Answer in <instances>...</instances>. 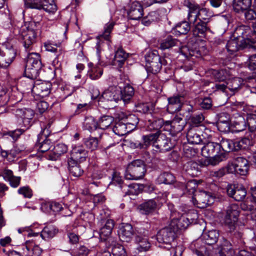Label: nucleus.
<instances>
[{
  "mask_svg": "<svg viewBox=\"0 0 256 256\" xmlns=\"http://www.w3.org/2000/svg\"><path fill=\"white\" fill-rule=\"evenodd\" d=\"M158 182L166 184H171L176 181L174 176L171 173L164 172L161 174L158 177Z\"/></svg>",
  "mask_w": 256,
  "mask_h": 256,
  "instance_id": "nucleus-45",
  "label": "nucleus"
},
{
  "mask_svg": "<svg viewBox=\"0 0 256 256\" xmlns=\"http://www.w3.org/2000/svg\"><path fill=\"white\" fill-rule=\"evenodd\" d=\"M60 43L54 44L52 40H47L44 43V46L46 50L52 52H58V48H60ZM60 50H59L58 52L60 53Z\"/></svg>",
  "mask_w": 256,
  "mask_h": 256,
  "instance_id": "nucleus-55",
  "label": "nucleus"
},
{
  "mask_svg": "<svg viewBox=\"0 0 256 256\" xmlns=\"http://www.w3.org/2000/svg\"><path fill=\"white\" fill-rule=\"evenodd\" d=\"M246 122L249 130L252 132H254L256 130V114H248Z\"/></svg>",
  "mask_w": 256,
  "mask_h": 256,
  "instance_id": "nucleus-56",
  "label": "nucleus"
},
{
  "mask_svg": "<svg viewBox=\"0 0 256 256\" xmlns=\"http://www.w3.org/2000/svg\"><path fill=\"white\" fill-rule=\"evenodd\" d=\"M218 250L220 256H232L234 254L232 244L224 238L220 241Z\"/></svg>",
  "mask_w": 256,
  "mask_h": 256,
  "instance_id": "nucleus-21",
  "label": "nucleus"
},
{
  "mask_svg": "<svg viewBox=\"0 0 256 256\" xmlns=\"http://www.w3.org/2000/svg\"><path fill=\"white\" fill-rule=\"evenodd\" d=\"M17 115L20 116L24 120L30 122L34 116V112L30 109H25L24 110H17Z\"/></svg>",
  "mask_w": 256,
  "mask_h": 256,
  "instance_id": "nucleus-51",
  "label": "nucleus"
},
{
  "mask_svg": "<svg viewBox=\"0 0 256 256\" xmlns=\"http://www.w3.org/2000/svg\"><path fill=\"white\" fill-rule=\"evenodd\" d=\"M218 145L220 152H224L236 150V141L233 142L230 140L222 138Z\"/></svg>",
  "mask_w": 256,
  "mask_h": 256,
  "instance_id": "nucleus-30",
  "label": "nucleus"
},
{
  "mask_svg": "<svg viewBox=\"0 0 256 256\" xmlns=\"http://www.w3.org/2000/svg\"><path fill=\"white\" fill-rule=\"evenodd\" d=\"M175 233L170 228H164L160 230L157 234L156 239L160 243L170 244L174 238Z\"/></svg>",
  "mask_w": 256,
  "mask_h": 256,
  "instance_id": "nucleus-16",
  "label": "nucleus"
},
{
  "mask_svg": "<svg viewBox=\"0 0 256 256\" xmlns=\"http://www.w3.org/2000/svg\"><path fill=\"white\" fill-rule=\"evenodd\" d=\"M251 144L252 140L249 138H242L240 140L236 141V150H238L240 149H246Z\"/></svg>",
  "mask_w": 256,
  "mask_h": 256,
  "instance_id": "nucleus-57",
  "label": "nucleus"
},
{
  "mask_svg": "<svg viewBox=\"0 0 256 256\" xmlns=\"http://www.w3.org/2000/svg\"><path fill=\"white\" fill-rule=\"evenodd\" d=\"M128 14L131 20L140 19L144 14V8L142 4L138 1L132 2L130 6Z\"/></svg>",
  "mask_w": 256,
  "mask_h": 256,
  "instance_id": "nucleus-15",
  "label": "nucleus"
},
{
  "mask_svg": "<svg viewBox=\"0 0 256 256\" xmlns=\"http://www.w3.org/2000/svg\"><path fill=\"white\" fill-rule=\"evenodd\" d=\"M42 208L47 212H49L50 210L56 212L61 211L63 209V208L61 204L54 202L43 204Z\"/></svg>",
  "mask_w": 256,
  "mask_h": 256,
  "instance_id": "nucleus-41",
  "label": "nucleus"
},
{
  "mask_svg": "<svg viewBox=\"0 0 256 256\" xmlns=\"http://www.w3.org/2000/svg\"><path fill=\"white\" fill-rule=\"evenodd\" d=\"M114 23L111 22L106 24L104 28V32L100 37L104 38V40H109L110 38V34L114 28Z\"/></svg>",
  "mask_w": 256,
  "mask_h": 256,
  "instance_id": "nucleus-59",
  "label": "nucleus"
},
{
  "mask_svg": "<svg viewBox=\"0 0 256 256\" xmlns=\"http://www.w3.org/2000/svg\"><path fill=\"white\" fill-rule=\"evenodd\" d=\"M198 218V214L194 211L186 215H182L176 220V226L178 229L186 228L190 223L194 222Z\"/></svg>",
  "mask_w": 256,
  "mask_h": 256,
  "instance_id": "nucleus-17",
  "label": "nucleus"
},
{
  "mask_svg": "<svg viewBox=\"0 0 256 256\" xmlns=\"http://www.w3.org/2000/svg\"><path fill=\"white\" fill-rule=\"evenodd\" d=\"M211 16V13L206 8H200L196 16V23L198 20L200 22H206L208 24Z\"/></svg>",
  "mask_w": 256,
  "mask_h": 256,
  "instance_id": "nucleus-40",
  "label": "nucleus"
},
{
  "mask_svg": "<svg viewBox=\"0 0 256 256\" xmlns=\"http://www.w3.org/2000/svg\"><path fill=\"white\" fill-rule=\"evenodd\" d=\"M22 150V148L14 146L10 150H2L1 155L2 157L6 158L9 161H13L14 158Z\"/></svg>",
  "mask_w": 256,
  "mask_h": 256,
  "instance_id": "nucleus-31",
  "label": "nucleus"
},
{
  "mask_svg": "<svg viewBox=\"0 0 256 256\" xmlns=\"http://www.w3.org/2000/svg\"><path fill=\"white\" fill-rule=\"evenodd\" d=\"M149 66H147L152 71L153 74H156L162 68V64H160V58H158V60H154L150 64Z\"/></svg>",
  "mask_w": 256,
  "mask_h": 256,
  "instance_id": "nucleus-61",
  "label": "nucleus"
},
{
  "mask_svg": "<svg viewBox=\"0 0 256 256\" xmlns=\"http://www.w3.org/2000/svg\"><path fill=\"white\" fill-rule=\"evenodd\" d=\"M129 119L132 120V122H128L126 123H124L122 122H118L116 123L112 128L114 132L116 134L122 136L134 129L138 124V118L134 115H132Z\"/></svg>",
  "mask_w": 256,
  "mask_h": 256,
  "instance_id": "nucleus-6",
  "label": "nucleus"
},
{
  "mask_svg": "<svg viewBox=\"0 0 256 256\" xmlns=\"http://www.w3.org/2000/svg\"><path fill=\"white\" fill-rule=\"evenodd\" d=\"M186 138L188 142L191 144H198L202 142L201 136L196 132L195 128H192L188 130Z\"/></svg>",
  "mask_w": 256,
  "mask_h": 256,
  "instance_id": "nucleus-34",
  "label": "nucleus"
},
{
  "mask_svg": "<svg viewBox=\"0 0 256 256\" xmlns=\"http://www.w3.org/2000/svg\"><path fill=\"white\" fill-rule=\"evenodd\" d=\"M68 148L66 145L64 144H58L53 149V155L50 156V159L56 160L60 156L66 153Z\"/></svg>",
  "mask_w": 256,
  "mask_h": 256,
  "instance_id": "nucleus-37",
  "label": "nucleus"
},
{
  "mask_svg": "<svg viewBox=\"0 0 256 256\" xmlns=\"http://www.w3.org/2000/svg\"><path fill=\"white\" fill-rule=\"evenodd\" d=\"M22 42L26 50L32 49L34 44L36 42L37 32L32 28L24 30L21 33Z\"/></svg>",
  "mask_w": 256,
  "mask_h": 256,
  "instance_id": "nucleus-7",
  "label": "nucleus"
},
{
  "mask_svg": "<svg viewBox=\"0 0 256 256\" xmlns=\"http://www.w3.org/2000/svg\"><path fill=\"white\" fill-rule=\"evenodd\" d=\"M146 170L144 161L138 159L128 164L124 176L128 180H139L144 177Z\"/></svg>",
  "mask_w": 256,
  "mask_h": 256,
  "instance_id": "nucleus-3",
  "label": "nucleus"
},
{
  "mask_svg": "<svg viewBox=\"0 0 256 256\" xmlns=\"http://www.w3.org/2000/svg\"><path fill=\"white\" fill-rule=\"evenodd\" d=\"M190 22L184 21L178 24L174 28L176 32L180 34H186L190 29Z\"/></svg>",
  "mask_w": 256,
  "mask_h": 256,
  "instance_id": "nucleus-46",
  "label": "nucleus"
},
{
  "mask_svg": "<svg viewBox=\"0 0 256 256\" xmlns=\"http://www.w3.org/2000/svg\"><path fill=\"white\" fill-rule=\"evenodd\" d=\"M190 120L192 125L197 126L204 120V117L202 114H199L192 116Z\"/></svg>",
  "mask_w": 256,
  "mask_h": 256,
  "instance_id": "nucleus-64",
  "label": "nucleus"
},
{
  "mask_svg": "<svg viewBox=\"0 0 256 256\" xmlns=\"http://www.w3.org/2000/svg\"><path fill=\"white\" fill-rule=\"evenodd\" d=\"M194 28L192 30V34L194 36L204 38L207 32L210 30L207 26L206 22H198L194 24Z\"/></svg>",
  "mask_w": 256,
  "mask_h": 256,
  "instance_id": "nucleus-23",
  "label": "nucleus"
},
{
  "mask_svg": "<svg viewBox=\"0 0 256 256\" xmlns=\"http://www.w3.org/2000/svg\"><path fill=\"white\" fill-rule=\"evenodd\" d=\"M42 8L49 13H54L57 10V6L54 0H44L42 2Z\"/></svg>",
  "mask_w": 256,
  "mask_h": 256,
  "instance_id": "nucleus-48",
  "label": "nucleus"
},
{
  "mask_svg": "<svg viewBox=\"0 0 256 256\" xmlns=\"http://www.w3.org/2000/svg\"><path fill=\"white\" fill-rule=\"evenodd\" d=\"M19 194L22 195L24 198H31L32 196V191L28 186H22L18 190Z\"/></svg>",
  "mask_w": 256,
  "mask_h": 256,
  "instance_id": "nucleus-63",
  "label": "nucleus"
},
{
  "mask_svg": "<svg viewBox=\"0 0 256 256\" xmlns=\"http://www.w3.org/2000/svg\"><path fill=\"white\" fill-rule=\"evenodd\" d=\"M240 214V208L237 204H232L226 210L225 216V224L230 232H234V236L238 239H241L243 233L240 227L236 225L238 216Z\"/></svg>",
  "mask_w": 256,
  "mask_h": 256,
  "instance_id": "nucleus-1",
  "label": "nucleus"
},
{
  "mask_svg": "<svg viewBox=\"0 0 256 256\" xmlns=\"http://www.w3.org/2000/svg\"><path fill=\"white\" fill-rule=\"evenodd\" d=\"M160 58L158 51L156 50L148 52L145 56V59L148 64L154 60H158V58Z\"/></svg>",
  "mask_w": 256,
  "mask_h": 256,
  "instance_id": "nucleus-62",
  "label": "nucleus"
},
{
  "mask_svg": "<svg viewBox=\"0 0 256 256\" xmlns=\"http://www.w3.org/2000/svg\"><path fill=\"white\" fill-rule=\"evenodd\" d=\"M226 192L228 196L236 201L243 200L246 194V190L242 186L228 185L226 188Z\"/></svg>",
  "mask_w": 256,
  "mask_h": 256,
  "instance_id": "nucleus-9",
  "label": "nucleus"
},
{
  "mask_svg": "<svg viewBox=\"0 0 256 256\" xmlns=\"http://www.w3.org/2000/svg\"><path fill=\"white\" fill-rule=\"evenodd\" d=\"M128 57V54L122 48H119L115 52V55L112 61V64L114 66L122 68Z\"/></svg>",
  "mask_w": 256,
  "mask_h": 256,
  "instance_id": "nucleus-25",
  "label": "nucleus"
},
{
  "mask_svg": "<svg viewBox=\"0 0 256 256\" xmlns=\"http://www.w3.org/2000/svg\"><path fill=\"white\" fill-rule=\"evenodd\" d=\"M71 156L80 162H84L88 156V152L82 146H76L72 148Z\"/></svg>",
  "mask_w": 256,
  "mask_h": 256,
  "instance_id": "nucleus-24",
  "label": "nucleus"
},
{
  "mask_svg": "<svg viewBox=\"0 0 256 256\" xmlns=\"http://www.w3.org/2000/svg\"><path fill=\"white\" fill-rule=\"evenodd\" d=\"M16 55V51L12 48H6L4 50H0V67L7 68L14 60Z\"/></svg>",
  "mask_w": 256,
  "mask_h": 256,
  "instance_id": "nucleus-8",
  "label": "nucleus"
},
{
  "mask_svg": "<svg viewBox=\"0 0 256 256\" xmlns=\"http://www.w3.org/2000/svg\"><path fill=\"white\" fill-rule=\"evenodd\" d=\"M168 111L171 114L180 111L184 102V98L181 96H174L168 99Z\"/></svg>",
  "mask_w": 256,
  "mask_h": 256,
  "instance_id": "nucleus-18",
  "label": "nucleus"
},
{
  "mask_svg": "<svg viewBox=\"0 0 256 256\" xmlns=\"http://www.w3.org/2000/svg\"><path fill=\"white\" fill-rule=\"evenodd\" d=\"M118 234L122 241L129 242L134 234L132 226L128 223L122 224L120 228Z\"/></svg>",
  "mask_w": 256,
  "mask_h": 256,
  "instance_id": "nucleus-19",
  "label": "nucleus"
},
{
  "mask_svg": "<svg viewBox=\"0 0 256 256\" xmlns=\"http://www.w3.org/2000/svg\"><path fill=\"white\" fill-rule=\"evenodd\" d=\"M194 196L195 197L193 198L196 202L194 204L199 208H205L212 203L213 198L209 193L205 191L200 192Z\"/></svg>",
  "mask_w": 256,
  "mask_h": 256,
  "instance_id": "nucleus-12",
  "label": "nucleus"
},
{
  "mask_svg": "<svg viewBox=\"0 0 256 256\" xmlns=\"http://www.w3.org/2000/svg\"><path fill=\"white\" fill-rule=\"evenodd\" d=\"M114 226V222L112 220H108L104 225L101 228L100 230V236L101 239L106 240L112 234Z\"/></svg>",
  "mask_w": 256,
  "mask_h": 256,
  "instance_id": "nucleus-29",
  "label": "nucleus"
},
{
  "mask_svg": "<svg viewBox=\"0 0 256 256\" xmlns=\"http://www.w3.org/2000/svg\"><path fill=\"white\" fill-rule=\"evenodd\" d=\"M241 48L237 38H234L228 41L226 44L227 50L230 54L236 52Z\"/></svg>",
  "mask_w": 256,
  "mask_h": 256,
  "instance_id": "nucleus-49",
  "label": "nucleus"
},
{
  "mask_svg": "<svg viewBox=\"0 0 256 256\" xmlns=\"http://www.w3.org/2000/svg\"><path fill=\"white\" fill-rule=\"evenodd\" d=\"M197 187L198 184L196 180H188L185 184V194L188 193L190 195L194 194Z\"/></svg>",
  "mask_w": 256,
  "mask_h": 256,
  "instance_id": "nucleus-54",
  "label": "nucleus"
},
{
  "mask_svg": "<svg viewBox=\"0 0 256 256\" xmlns=\"http://www.w3.org/2000/svg\"><path fill=\"white\" fill-rule=\"evenodd\" d=\"M185 121L180 117H175L172 121H166L164 126L172 134H176L180 132L185 126Z\"/></svg>",
  "mask_w": 256,
  "mask_h": 256,
  "instance_id": "nucleus-11",
  "label": "nucleus"
},
{
  "mask_svg": "<svg viewBox=\"0 0 256 256\" xmlns=\"http://www.w3.org/2000/svg\"><path fill=\"white\" fill-rule=\"evenodd\" d=\"M25 6L28 8L42 9V1L41 0H25Z\"/></svg>",
  "mask_w": 256,
  "mask_h": 256,
  "instance_id": "nucleus-58",
  "label": "nucleus"
},
{
  "mask_svg": "<svg viewBox=\"0 0 256 256\" xmlns=\"http://www.w3.org/2000/svg\"><path fill=\"white\" fill-rule=\"evenodd\" d=\"M157 206V203L155 200H148L140 205V210L142 212L148 214L154 212Z\"/></svg>",
  "mask_w": 256,
  "mask_h": 256,
  "instance_id": "nucleus-32",
  "label": "nucleus"
},
{
  "mask_svg": "<svg viewBox=\"0 0 256 256\" xmlns=\"http://www.w3.org/2000/svg\"><path fill=\"white\" fill-rule=\"evenodd\" d=\"M30 79L26 82L24 84L28 85V90H30L34 96H38L40 98H44L48 96L50 92L52 84L51 82L46 81Z\"/></svg>",
  "mask_w": 256,
  "mask_h": 256,
  "instance_id": "nucleus-4",
  "label": "nucleus"
},
{
  "mask_svg": "<svg viewBox=\"0 0 256 256\" xmlns=\"http://www.w3.org/2000/svg\"><path fill=\"white\" fill-rule=\"evenodd\" d=\"M169 140L164 134H160L155 147L160 150H168L171 146Z\"/></svg>",
  "mask_w": 256,
  "mask_h": 256,
  "instance_id": "nucleus-36",
  "label": "nucleus"
},
{
  "mask_svg": "<svg viewBox=\"0 0 256 256\" xmlns=\"http://www.w3.org/2000/svg\"><path fill=\"white\" fill-rule=\"evenodd\" d=\"M243 82V80L240 78H228L226 80L228 90L234 94L240 90Z\"/></svg>",
  "mask_w": 256,
  "mask_h": 256,
  "instance_id": "nucleus-28",
  "label": "nucleus"
},
{
  "mask_svg": "<svg viewBox=\"0 0 256 256\" xmlns=\"http://www.w3.org/2000/svg\"><path fill=\"white\" fill-rule=\"evenodd\" d=\"M184 6L188 9V22L194 24L196 16L200 8V6L193 0H184Z\"/></svg>",
  "mask_w": 256,
  "mask_h": 256,
  "instance_id": "nucleus-13",
  "label": "nucleus"
},
{
  "mask_svg": "<svg viewBox=\"0 0 256 256\" xmlns=\"http://www.w3.org/2000/svg\"><path fill=\"white\" fill-rule=\"evenodd\" d=\"M114 120V118L112 116H103L98 122V128L102 130L106 129L111 126Z\"/></svg>",
  "mask_w": 256,
  "mask_h": 256,
  "instance_id": "nucleus-43",
  "label": "nucleus"
},
{
  "mask_svg": "<svg viewBox=\"0 0 256 256\" xmlns=\"http://www.w3.org/2000/svg\"><path fill=\"white\" fill-rule=\"evenodd\" d=\"M42 252V248L38 245L32 242L26 241L25 243L24 248H23V256H40Z\"/></svg>",
  "mask_w": 256,
  "mask_h": 256,
  "instance_id": "nucleus-20",
  "label": "nucleus"
},
{
  "mask_svg": "<svg viewBox=\"0 0 256 256\" xmlns=\"http://www.w3.org/2000/svg\"><path fill=\"white\" fill-rule=\"evenodd\" d=\"M42 138H39L38 144L37 146L38 147V150L41 152H44L50 150L52 146V142L48 139H44L42 142H40Z\"/></svg>",
  "mask_w": 256,
  "mask_h": 256,
  "instance_id": "nucleus-53",
  "label": "nucleus"
},
{
  "mask_svg": "<svg viewBox=\"0 0 256 256\" xmlns=\"http://www.w3.org/2000/svg\"><path fill=\"white\" fill-rule=\"evenodd\" d=\"M180 42L178 40L171 36H168L161 41L160 48L162 50H168L176 46L180 47Z\"/></svg>",
  "mask_w": 256,
  "mask_h": 256,
  "instance_id": "nucleus-27",
  "label": "nucleus"
},
{
  "mask_svg": "<svg viewBox=\"0 0 256 256\" xmlns=\"http://www.w3.org/2000/svg\"><path fill=\"white\" fill-rule=\"evenodd\" d=\"M58 232V230L53 226H45L40 236L42 239L48 240L54 238Z\"/></svg>",
  "mask_w": 256,
  "mask_h": 256,
  "instance_id": "nucleus-33",
  "label": "nucleus"
},
{
  "mask_svg": "<svg viewBox=\"0 0 256 256\" xmlns=\"http://www.w3.org/2000/svg\"><path fill=\"white\" fill-rule=\"evenodd\" d=\"M226 154L224 152H220L218 154H216L213 156L210 157L208 160V164L212 166H216L220 162L226 160Z\"/></svg>",
  "mask_w": 256,
  "mask_h": 256,
  "instance_id": "nucleus-42",
  "label": "nucleus"
},
{
  "mask_svg": "<svg viewBox=\"0 0 256 256\" xmlns=\"http://www.w3.org/2000/svg\"><path fill=\"white\" fill-rule=\"evenodd\" d=\"M164 123L162 119H148L146 124L150 130H155L156 132L159 131L158 130L162 126H164Z\"/></svg>",
  "mask_w": 256,
  "mask_h": 256,
  "instance_id": "nucleus-47",
  "label": "nucleus"
},
{
  "mask_svg": "<svg viewBox=\"0 0 256 256\" xmlns=\"http://www.w3.org/2000/svg\"><path fill=\"white\" fill-rule=\"evenodd\" d=\"M42 66L40 55L35 52L29 54L26 62V76L30 79L36 78L39 75Z\"/></svg>",
  "mask_w": 256,
  "mask_h": 256,
  "instance_id": "nucleus-2",
  "label": "nucleus"
},
{
  "mask_svg": "<svg viewBox=\"0 0 256 256\" xmlns=\"http://www.w3.org/2000/svg\"><path fill=\"white\" fill-rule=\"evenodd\" d=\"M219 237V233L216 230H210L203 234V238L206 244L212 245L216 243Z\"/></svg>",
  "mask_w": 256,
  "mask_h": 256,
  "instance_id": "nucleus-35",
  "label": "nucleus"
},
{
  "mask_svg": "<svg viewBox=\"0 0 256 256\" xmlns=\"http://www.w3.org/2000/svg\"><path fill=\"white\" fill-rule=\"evenodd\" d=\"M84 128L90 132L98 128V123L94 118L91 116H86L83 123Z\"/></svg>",
  "mask_w": 256,
  "mask_h": 256,
  "instance_id": "nucleus-44",
  "label": "nucleus"
},
{
  "mask_svg": "<svg viewBox=\"0 0 256 256\" xmlns=\"http://www.w3.org/2000/svg\"><path fill=\"white\" fill-rule=\"evenodd\" d=\"M84 143L88 148L92 151L98 148V140L96 138L90 137L84 140Z\"/></svg>",
  "mask_w": 256,
  "mask_h": 256,
  "instance_id": "nucleus-52",
  "label": "nucleus"
},
{
  "mask_svg": "<svg viewBox=\"0 0 256 256\" xmlns=\"http://www.w3.org/2000/svg\"><path fill=\"white\" fill-rule=\"evenodd\" d=\"M120 89L116 86H111L104 91L100 98V101L115 102L120 100Z\"/></svg>",
  "mask_w": 256,
  "mask_h": 256,
  "instance_id": "nucleus-10",
  "label": "nucleus"
},
{
  "mask_svg": "<svg viewBox=\"0 0 256 256\" xmlns=\"http://www.w3.org/2000/svg\"><path fill=\"white\" fill-rule=\"evenodd\" d=\"M252 0H234L232 6L234 11L237 13L244 12L250 8Z\"/></svg>",
  "mask_w": 256,
  "mask_h": 256,
  "instance_id": "nucleus-26",
  "label": "nucleus"
},
{
  "mask_svg": "<svg viewBox=\"0 0 256 256\" xmlns=\"http://www.w3.org/2000/svg\"><path fill=\"white\" fill-rule=\"evenodd\" d=\"M135 240L138 244L136 248L139 252H146L150 249V244L146 238L137 236Z\"/></svg>",
  "mask_w": 256,
  "mask_h": 256,
  "instance_id": "nucleus-38",
  "label": "nucleus"
},
{
  "mask_svg": "<svg viewBox=\"0 0 256 256\" xmlns=\"http://www.w3.org/2000/svg\"><path fill=\"white\" fill-rule=\"evenodd\" d=\"M120 100L124 102H128L134 94V89L130 85L126 86L122 90H120Z\"/></svg>",
  "mask_w": 256,
  "mask_h": 256,
  "instance_id": "nucleus-39",
  "label": "nucleus"
},
{
  "mask_svg": "<svg viewBox=\"0 0 256 256\" xmlns=\"http://www.w3.org/2000/svg\"><path fill=\"white\" fill-rule=\"evenodd\" d=\"M214 78L217 82H223L228 80V73L226 70H221L214 73Z\"/></svg>",
  "mask_w": 256,
  "mask_h": 256,
  "instance_id": "nucleus-60",
  "label": "nucleus"
},
{
  "mask_svg": "<svg viewBox=\"0 0 256 256\" xmlns=\"http://www.w3.org/2000/svg\"><path fill=\"white\" fill-rule=\"evenodd\" d=\"M160 131L155 133H151L142 136V142H138L135 144L136 147L140 148H146L150 144H152L155 146L156 144L157 140L160 136Z\"/></svg>",
  "mask_w": 256,
  "mask_h": 256,
  "instance_id": "nucleus-14",
  "label": "nucleus"
},
{
  "mask_svg": "<svg viewBox=\"0 0 256 256\" xmlns=\"http://www.w3.org/2000/svg\"><path fill=\"white\" fill-rule=\"evenodd\" d=\"M103 73V69L100 66L93 67L88 72V74L92 80H96L99 78Z\"/></svg>",
  "mask_w": 256,
  "mask_h": 256,
  "instance_id": "nucleus-50",
  "label": "nucleus"
},
{
  "mask_svg": "<svg viewBox=\"0 0 256 256\" xmlns=\"http://www.w3.org/2000/svg\"><path fill=\"white\" fill-rule=\"evenodd\" d=\"M219 152V145L216 142H208L202 148V154L206 158H209L212 155Z\"/></svg>",
  "mask_w": 256,
  "mask_h": 256,
  "instance_id": "nucleus-22",
  "label": "nucleus"
},
{
  "mask_svg": "<svg viewBox=\"0 0 256 256\" xmlns=\"http://www.w3.org/2000/svg\"><path fill=\"white\" fill-rule=\"evenodd\" d=\"M248 160L242 157H238L228 164L227 171L228 173L244 176L248 172Z\"/></svg>",
  "mask_w": 256,
  "mask_h": 256,
  "instance_id": "nucleus-5",
  "label": "nucleus"
}]
</instances>
